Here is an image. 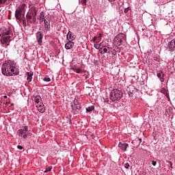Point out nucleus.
<instances>
[{
	"label": "nucleus",
	"instance_id": "f257e3e1",
	"mask_svg": "<svg viewBox=\"0 0 175 175\" xmlns=\"http://www.w3.org/2000/svg\"><path fill=\"white\" fill-rule=\"evenodd\" d=\"M1 72L3 76H7L8 77L18 76L20 75V69L17 67V63L9 59L2 64Z\"/></svg>",
	"mask_w": 175,
	"mask_h": 175
},
{
	"label": "nucleus",
	"instance_id": "f03ea898",
	"mask_svg": "<svg viewBox=\"0 0 175 175\" xmlns=\"http://www.w3.org/2000/svg\"><path fill=\"white\" fill-rule=\"evenodd\" d=\"M13 35V31L10 28L3 27L0 29V40L1 44H7L9 46L10 44V38Z\"/></svg>",
	"mask_w": 175,
	"mask_h": 175
},
{
	"label": "nucleus",
	"instance_id": "7ed1b4c3",
	"mask_svg": "<svg viewBox=\"0 0 175 175\" xmlns=\"http://www.w3.org/2000/svg\"><path fill=\"white\" fill-rule=\"evenodd\" d=\"M122 98V91L118 89H113L110 93V99L112 102L120 100Z\"/></svg>",
	"mask_w": 175,
	"mask_h": 175
},
{
	"label": "nucleus",
	"instance_id": "20e7f679",
	"mask_svg": "<svg viewBox=\"0 0 175 175\" xmlns=\"http://www.w3.org/2000/svg\"><path fill=\"white\" fill-rule=\"evenodd\" d=\"M124 40H126V34L124 33H120L113 38V43L115 46L118 47L122 44V42H124Z\"/></svg>",
	"mask_w": 175,
	"mask_h": 175
},
{
	"label": "nucleus",
	"instance_id": "39448f33",
	"mask_svg": "<svg viewBox=\"0 0 175 175\" xmlns=\"http://www.w3.org/2000/svg\"><path fill=\"white\" fill-rule=\"evenodd\" d=\"M25 6H27L25 4H23L22 6L18 8L15 12V17L16 20H18L19 21H21V17L22 16H24L25 14Z\"/></svg>",
	"mask_w": 175,
	"mask_h": 175
},
{
	"label": "nucleus",
	"instance_id": "423d86ee",
	"mask_svg": "<svg viewBox=\"0 0 175 175\" xmlns=\"http://www.w3.org/2000/svg\"><path fill=\"white\" fill-rule=\"evenodd\" d=\"M38 20H39L40 24H42V23L44 22V29L46 32H49V31H50V29H51L50 24H51V18H50V16H46V18L44 19H41L38 18Z\"/></svg>",
	"mask_w": 175,
	"mask_h": 175
},
{
	"label": "nucleus",
	"instance_id": "0eeeda50",
	"mask_svg": "<svg viewBox=\"0 0 175 175\" xmlns=\"http://www.w3.org/2000/svg\"><path fill=\"white\" fill-rule=\"evenodd\" d=\"M36 38L39 46H42L43 44V31H38L36 33Z\"/></svg>",
	"mask_w": 175,
	"mask_h": 175
},
{
	"label": "nucleus",
	"instance_id": "6e6552de",
	"mask_svg": "<svg viewBox=\"0 0 175 175\" xmlns=\"http://www.w3.org/2000/svg\"><path fill=\"white\" fill-rule=\"evenodd\" d=\"M127 92H128L129 96H133V95H135V94H137V88H136L133 85H129L127 88Z\"/></svg>",
	"mask_w": 175,
	"mask_h": 175
},
{
	"label": "nucleus",
	"instance_id": "1a4fd4ad",
	"mask_svg": "<svg viewBox=\"0 0 175 175\" xmlns=\"http://www.w3.org/2000/svg\"><path fill=\"white\" fill-rule=\"evenodd\" d=\"M167 47L170 53L175 54V38L168 42Z\"/></svg>",
	"mask_w": 175,
	"mask_h": 175
},
{
	"label": "nucleus",
	"instance_id": "9d476101",
	"mask_svg": "<svg viewBox=\"0 0 175 175\" xmlns=\"http://www.w3.org/2000/svg\"><path fill=\"white\" fill-rule=\"evenodd\" d=\"M27 132H28V126H23V129L18 130L17 133L18 136L23 137V135H24Z\"/></svg>",
	"mask_w": 175,
	"mask_h": 175
},
{
	"label": "nucleus",
	"instance_id": "9b49d317",
	"mask_svg": "<svg viewBox=\"0 0 175 175\" xmlns=\"http://www.w3.org/2000/svg\"><path fill=\"white\" fill-rule=\"evenodd\" d=\"M157 76L159 79L161 83H163L165 81V73H163V71L162 70L157 71Z\"/></svg>",
	"mask_w": 175,
	"mask_h": 175
},
{
	"label": "nucleus",
	"instance_id": "f8f14e48",
	"mask_svg": "<svg viewBox=\"0 0 175 175\" xmlns=\"http://www.w3.org/2000/svg\"><path fill=\"white\" fill-rule=\"evenodd\" d=\"M70 106L72 107V111H74V114H76L78 110H81V105L80 104H78L77 105H73V103H71Z\"/></svg>",
	"mask_w": 175,
	"mask_h": 175
},
{
	"label": "nucleus",
	"instance_id": "ddd939ff",
	"mask_svg": "<svg viewBox=\"0 0 175 175\" xmlns=\"http://www.w3.org/2000/svg\"><path fill=\"white\" fill-rule=\"evenodd\" d=\"M33 98L34 99L35 103L37 105H40V104L43 103V100H42V97L40 96V95L33 96Z\"/></svg>",
	"mask_w": 175,
	"mask_h": 175
},
{
	"label": "nucleus",
	"instance_id": "4468645a",
	"mask_svg": "<svg viewBox=\"0 0 175 175\" xmlns=\"http://www.w3.org/2000/svg\"><path fill=\"white\" fill-rule=\"evenodd\" d=\"M74 46H75V42L70 40H68L67 43H66L65 44V49L66 50H70V49H73Z\"/></svg>",
	"mask_w": 175,
	"mask_h": 175
},
{
	"label": "nucleus",
	"instance_id": "2eb2a0df",
	"mask_svg": "<svg viewBox=\"0 0 175 175\" xmlns=\"http://www.w3.org/2000/svg\"><path fill=\"white\" fill-rule=\"evenodd\" d=\"M36 107L40 113H44V111H46V108L44 107V105H43V103L37 105Z\"/></svg>",
	"mask_w": 175,
	"mask_h": 175
},
{
	"label": "nucleus",
	"instance_id": "dca6fc26",
	"mask_svg": "<svg viewBox=\"0 0 175 175\" xmlns=\"http://www.w3.org/2000/svg\"><path fill=\"white\" fill-rule=\"evenodd\" d=\"M118 147H120L121 150H124V151H126V149L128 148V147H129V145L126 143L120 142L118 144Z\"/></svg>",
	"mask_w": 175,
	"mask_h": 175
},
{
	"label": "nucleus",
	"instance_id": "f3484780",
	"mask_svg": "<svg viewBox=\"0 0 175 175\" xmlns=\"http://www.w3.org/2000/svg\"><path fill=\"white\" fill-rule=\"evenodd\" d=\"M26 76L27 77V80L29 83H31L32 81V76H33V72H27L26 73Z\"/></svg>",
	"mask_w": 175,
	"mask_h": 175
},
{
	"label": "nucleus",
	"instance_id": "a211bd4d",
	"mask_svg": "<svg viewBox=\"0 0 175 175\" xmlns=\"http://www.w3.org/2000/svg\"><path fill=\"white\" fill-rule=\"evenodd\" d=\"M161 94H163V95H165L166 96V98H167V99H170V97L169 96V92H167V90H166V88H163L161 90Z\"/></svg>",
	"mask_w": 175,
	"mask_h": 175
},
{
	"label": "nucleus",
	"instance_id": "6ab92c4d",
	"mask_svg": "<svg viewBox=\"0 0 175 175\" xmlns=\"http://www.w3.org/2000/svg\"><path fill=\"white\" fill-rule=\"evenodd\" d=\"M69 38L70 40H75L76 39V37L75 35H72V31H69L67 34V39Z\"/></svg>",
	"mask_w": 175,
	"mask_h": 175
},
{
	"label": "nucleus",
	"instance_id": "aec40b11",
	"mask_svg": "<svg viewBox=\"0 0 175 175\" xmlns=\"http://www.w3.org/2000/svg\"><path fill=\"white\" fill-rule=\"evenodd\" d=\"M71 69L73 70V72H75V73H83V70H81L80 68L72 67Z\"/></svg>",
	"mask_w": 175,
	"mask_h": 175
},
{
	"label": "nucleus",
	"instance_id": "412c9836",
	"mask_svg": "<svg viewBox=\"0 0 175 175\" xmlns=\"http://www.w3.org/2000/svg\"><path fill=\"white\" fill-rule=\"evenodd\" d=\"M99 51L100 54H106V53H107V48H106L105 46H103L100 48Z\"/></svg>",
	"mask_w": 175,
	"mask_h": 175
},
{
	"label": "nucleus",
	"instance_id": "4be33fe9",
	"mask_svg": "<svg viewBox=\"0 0 175 175\" xmlns=\"http://www.w3.org/2000/svg\"><path fill=\"white\" fill-rule=\"evenodd\" d=\"M93 110H95V107L92 105L86 108V113H91Z\"/></svg>",
	"mask_w": 175,
	"mask_h": 175
},
{
	"label": "nucleus",
	"instance_id": "5701e85b",
	"mask_svg": "<svg viewBox=\"0 0 175 175\" xmlns=\"http://www.w3.org/2000/svg\"><path fill=\"white\" fill-rule=\"evenodd\" d=\"M38 18H41L42 20H44V18H47V16H44V12L42 11L40 12Z\"/></svg>",
	"mask_w": 175,
	"mask_h": 175
},
{
	"label": "nucleus",
	"instance_id": "b1692460",
	"mask_svg": "<svg viewBox=\"0 0 175 175\" xmlns=\"http://www.w3.org/2000/svg\"><path fill=\"white\" fill-rule=\"evenodd\" d=\"M123 165L124 166L125 169H129V167H131L129 163H127V162L126 163L124 162Z\"/></svg>",
	"mask_w": 175,
	"mask_h": 175
},
{
	"label": "nucleus",
	"instance_id": "393cba45",
	"mask_svg": "<svg viewBox=\"0 0 175 175\" xmlns=\"http://www.w3.org/2000/svg\"><path fill=\"white\" fill-rule=\"evenodd\" d=\"M100 46H102V43L100 44H94V46L96 49V50H99L100 49Z\"/></svg>",
	"mask_w": 175,
	"mask_h": 175
},
{
	"label": "nucleus",
	"instance_id": "a878e982",
	"mask_svg": "<svg viewBox=\"0 0 175 175\" xmlns=\"http://www.w3.org/2000/svg\"><path fill=\"white\" fill-rule=\"evenodd\" d=\"M72 103L73 106H76V105H80V104L79 103V100H76V98L73 100V101L72 102Z\"/></svg>",
	"mask_w": 175,
	"mask_h": 175
},
{
	"label": "nucleus",
	"instance_id": "bb28decb",
	"mask_svg": "<svg viewBox=\"0 0 175 175\" xmlns=\"http://www.w3.org/2000/svg\"><path fill=\"white\" fill-rule=\"evenodd\" d=\"M26 18L27 20H32V14H31V13L27 14L26 15Z\"/></svg>",
	"mask_w": 175,
	"mask_h": 175
},
{
	"label": "nucleus",
	"instance_id": "cd10ccee",
	"mask_svg": "<svg viewBox=\"0 0 175 175\" xmlns=\"http://www.w3.org/2000/svg\"><path fill=\"white\" fill-rule=\"evenodd\" d=\"M153 59H154V61H157V62H161V59L158 56L153 57Z\"/></svg>",
	"mask_w": 175,
	"mask_h": 175
},
{
	"label": "nucleus",
	"instance_id": "c85d7f7f",
	"mask_svg": "<svg viewBox=\"0 0 175 175\" xmlns=\"http://www.w3.org/2000/svg\"><path fill=\"white\" fill-rule=\"evenodd\" d=\"M51 169H53V167L51 166L49 167L48 168L45 169V170H44V173H47L49 172H51Z\"/></svg>",
	"mask_w": 175,
	"mask_h": 175
},
{
	"label": "nucleus",
	"instance_id": "c756f323",
	"mask_svg": "<svg viewBox=\"0 0 175 175\" xmlns=\"http://www.w3.org/2000/svg\"><path fill=\"white\" fill-rule=\"evenodd\" d=\"M80 2L83 6H87V0H80Z\"/></svg>",
	"mask_w": 175,
	"mask_h": 175
},
{
	"label": "nucleus",
	"instance_id": "7c9ffc66",
	"mask_svg": "<svg viewBox=\"0 0 175 175\" xmlns=\"http://www.w3.org/2000/svg\"><path fill=\"white\" fill-rule=\"evenodd\" d=\"M43 81L49 83V82L51 81V79H50V77H44V78H43Z\"/></svg>",
	"mask_w": 175,
	"mask_h": 175
},
{
	"label": "nucleus",
	"instance_id": "2f4dec72",
	"mask_svg": "<svg viewBox=\"0 0 175 175\" xmlns=\"http://www.w3.org/2000/svg\"><path fill=\"white\" fill-rule=\"evenodd\" d=\"M31 16H33V17H36V14H37L36 10L34 9L33 12L31 13Z\"/></svg>",
	"mask_w": 175,
	"mask_h": 175
},
{
	"label": "nucleus",
	"instance_id": "473e14b6",
	"mask_svg": "<svg viewBox=\"0 0 175 175\" xmlns=\"http://www.w3.org/2000/svg\"><path fill=\"white\" fill-rule=\"evenodd\" d=\"M8 0H0V5H5Z\"/></svg>",
	"mask_w": 175,
	"mask_h": 175
},
{
	"label": "nucleus",
	"instance_id": "72a5a7b5",
	"mask_svg": "<svg viewBox=\"0 0 175 175\" xmlns=\"http://www.w3.org/2000/svg\"><path fill=\"white\" fill-rule=\"evenodd\" d=\"M167 163H169L170 166V168L171 169H173V163L172 161H167Z\"/></svg>",
	"mask_w": 175,
	"mask_h": 175
},
{
	"label": "nucleus",
	"instance_id": "f704fd0d",
	"mask_svg": "<svg viewBox=\"0 0 175 175\" xmlns=\"http://www.w3.org/2000/svg\"><path fill=\"white\" fill-rule=\"evenodd\" d=\"M27 25H29V24H33L32 21L31 19H27Z\"/></svg>",
	"mask_w": 175,
	"mask_h": 175
},
{
	"label": "nucleus",
	"instance_id": "c9c22d12",
	"mask_svg": "<svg viewBox=\"0 0 175 175\" xmlns=\"http://www.w3.org/2000/svg\"><path fill=\"white\" fill-rule=\"evenodd\" d=\"M31 21L33 24H36V17H33V19Z\"/></svg>",
	"mask_w": 175,
	"mask_h": 175
},
{
	"label": "nucleus",
	"instance_id": "e433bc0d",
	"mask_svg": "<svg viewBox=\"0 0 175 175\" xmlns=\"http://www.w3.org/2000/svg\"><path fill=\"white\" fill-rule=\"evenodd\" d=\"M23 27H26V25H27V21H25V19H23Z\"/></svg>",
	"mask_w": 175,
	"mask_h": 175
},
{
	"label": "nucleus",
	"instance_id": "4c0bfd02",
	"mask_svg": "<svg viewBox=\"0 0 175 175\" xmlns=\"http://www.w3.org/2000/svg\"><path fill=\"white\" fill-rule=\"evenodd\" d=\"M128 12H129V7L124 9V13L126 14V13H128Z\"/></svg>",
	"mask_w": 175,
	"mask_h": 175
},
{
	"label": "nucleus",
	"instance_id": "58836bf2",
	"mask_svg": "<svg viewBox=\"0 0 175 175\" xmlns=\"http://www.w3.org/2000/svg\"><path fill=\"white\" fill-rule=\"evenodd\" d=\"M17 148H18V150H23L24 147L22 146L18 145V146H17Z\"/></svg>",
	"mask_w": 175,
	"mask_h": 175
},
{
	"label": "nucleus",
	"instance_id": "ea45409f",
	"mask_svg": "<svg viewBox=\"0 0 175 175\" xmlns=\"http://www.w3.org/2000/svg\"><path fill=\"white\" fill-rule=\"evenodd\" d=\"M152 166H157V161H152Z\"/></svg>",
	"mask_w": 175,
	"mask_h": 175
},
{
	"label": "nucleus",
	"instance_id": "a19ab883",
	"mask_svg": "<svg viewBox=\"0 0 175 175\" xmlns=\"http://www.w3.org/2000/svg\"><path fill=\"white\" fill-rule=\"evenodd\" d=\"M22 137L23 139H27V133L25 132L24 135H22Z\"/></svg>",
	"mask_w": 175,
	"mask_h": 175
},
{
	"label": "nucleus",
	"instance_id": "79ce46f5",
	"mask_svg": "<svg viewBox=\"0 0 175 175\" xmlns=\"http://www.w3.org/2000/svg\"><path fill=\"white\" fill-rule=\"evenodd\" d=\"M98 39V37H96V36H94V38H93V42H96V40Z\"/></svg>",
	"mask_w": 175,
	"mask_h": 175
},
{
	"label": "nucleus",
	"instance_id": "37998d69",
	"mask_svg": "<svg viewBox=\"0 0 175 175\" xmlns=\"http://www.w3.org/2000/svg\"><path fill=\"white\" fill-rule=\"evenodd\" d=\"M102 35H103L102 33H99V35H98V38L99 39H100V38H102Z\"/></svg>",
	"mask_w": 175,
	"mask_h": 175
},
{
	"label": "nucleus",
	"instance_id": "c03bdc74",
	"mask_svg": "<svg viewBox=\"0 0 175 175\" xmlns=\"http://www.w3.org/2000/svg\"><path fill=\"white\" fill-rule=\"evenodd\" d=\"M138 140H139V144H140V143H142V138H139Z\"/></svg>",
	"mask_w": 175,
	"mask_h": 175
},
{
	"label": "nucleus",
	"instance_id": "a18cd8bd",
	"mask_svg": "<svg viewBox=\"0 0 175 175\" xmlns=\"http://www.w3.org/2000/svg\"><path fill=\"white\" fill-rule=\"evenodd\" d=\"M109 1V2H114V1H116V0H108Z\"/></svg>",
	"mask_w": 175,
	"mask_h": 175
},
{
	"label": "nucleus",
	"instance_id": "49530a36",
	"mask_svg": "<svg viewBox=\"0 0 175 175\" xmlns=\"http://www.w3.org/2000/svg\"><path fill=\"white\" fill-rule=\"evenodd\" d=\"M4 99H6L8 98V96H3Z\"/></svg>",
	"mask_w": 175,
	"mask_h": 175
},
{
	"label": "nucleus",
	"instance_id": "de8ad7c7",
	"mask_svg": "<svg viewBox=\"0 0 175 175\" xmlns=\"http://www.w3.org/2000/svg\"><path fill=\"white\" fill-rule=\"evenodd\" d=\"M11 106H14V103H12V104H11Z\"/></svg>",
	"mask_w": 175,
	"mask_h": 175
},
{
	"label": "nucleus",
	"instance_id": "09e8293b",
	"mask_svg": "<svg viewBox=\"0 0 175 175\" xmlns=\"http://www.w3.org/2000/svg\"><path fill=\"white\" fill-rule=\"evenodd\" d=\"M67 120H69V118L68 117H66Z\"/></svg>",
	"mask_w": 175,
	"mask_h": 175
},
{
	"label": "nucleus",
	"instance_id": "8fccbe9b",
	"mask_svg": "<svg viewBox=\"0 0 175 175\" xmlns=\"http://www.w3.org/2000/svg\"><path fill=\"white\" fill-rule=\"evenodd\" d=\"M85 79H88V77H85Z\"/></svg>",
	"mask_w": 175,
	"mask_h": 175
},
{
	"label": "nucleus",
	"instance_id": "3c124183",
	"mask_svg": "<svg viewBox=\"0 0 175 175\" xmlns=\"http://www.w3.org/2000/svg\"><path fill=\"white\" fill-rule=\"evenodd\" d=\"M69 121H70V119H69Z\"/></svg>",
	"mask_w": 175,
	"mask_h": 175
}]
</instances>
